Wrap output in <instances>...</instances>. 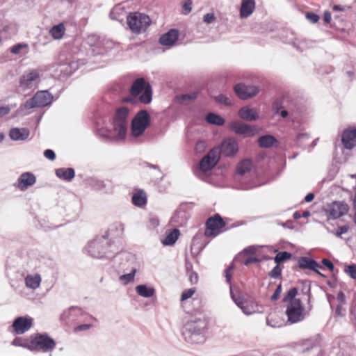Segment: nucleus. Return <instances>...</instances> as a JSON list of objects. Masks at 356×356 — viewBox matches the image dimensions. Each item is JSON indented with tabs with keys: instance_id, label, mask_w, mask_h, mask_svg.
<instances>
[{
	"instance_id": "obj_52",
	"label": "nucleus",
	"mask_w": 356,
	"mask_h": 356,
	"mask_svg": "<svg viewBox=\"0 0 356 356\" xmlns=\"http://www.w3.org/2000/svg\"><path fill=\"white\" fill-rule=\"evenodd\" d=\"M281 292H282V286L280 284L277 286V288L276 289V290L274 292V293L272 295L271 300H273V301L276 300L278 298V297L280 296Z\"/></svg>"
},
{
	"instance_id": "obj_35",
	"label": "nucleus",
	"mask_w": 356,
	"mask_h": 356,
	"mask_svg": "<svg viewBox=\"0 0 356 356\" xmlns=\"http://www.w3.org/2000/svg\"><path fill=\"white\" fill-rule=\"evenodd\" d=\"M206 120L210 124L218 126L222 125L225 123V120L221 116L213 113H210L207 115Z\"/></svg>"
},
{
	"instance_id": "obj_25",
	"label": "nucleus",
	"mask_w": 356,
	"mask_h": 356,
	"mask_svg": "<svg viewBox=\"0 0 356 356\" xmlns=\"http://www.w3.org/2000/svg\"><path fill=\"white\" fill-rule=\"evenodd\" d=\"M24 281L25 285L27 288L35 290L39 288L42 278L40 274L32 273L27 275L24 279Z\"/></svg>"
},
{
	"instance_id": "obj_57",
	"label": "nucleus",
	"mask_w": 356,
	"mask_h": 356,
	"mask_svg": "<svg viewBox=\"0 0 356 356\" xmlns=\"http://www.w3.org/2000/svg\"><path fill=\"white\" fill-rule=\"evenodd\" d=\"M10 112V108L7 106L0 107V117L7 115Z\"/></svg>"
},
{
	"instance_id": "obj_42",
	"label": "nucleus",
	"mask_w": 356,
	"mask_h": 356,
	"mask_svg": "<svg viewBox=\"0 0 356 356\" xmlns=\"http://www.w3.org/2000/svg\"><path fill=\"white\" fill-rule=\"evenodd\" d=\"M195 293V289L194 288L184 290L182 292V294L181 296V300L184 301V300H188V298H191Z\"/></svg>"
},
{
	"instance_id": "obj_4",
	"label": "nucleus",
	"mask_w": 356,
	"mask_h": 356,
	"mask_svg": "<svg viewBox=\"0 0 356 356\" xmlns=\"http://www.w3.org/2000/svg\"><path fill=\"white\" fill-rule=\"evenodd\" d=\"M220 159V150L218 147H215L204 156L200 163V168L196 172V175L200 179L205 181L212 183V178L207 177L211 170L217 164Z\"/></svg>"
},
{
	"instance_id": "obj_10",
	"label": "nucleus",
	"mask_w": 356,
	"mask_h": 356,
	"mask_svg": "<svg viewBox=\"0 0 356 356\" xmlns=\"http://www.w3.org/2000/svg\"><path fill=\"white\" fill-rule=\"evenodd\" d=\"M55 347V341L47 334H37L31 340V350L47 353Z\"/></svg>"
},
{
	"instance_id": "obj_7",
	"label": "nucleus",
	"mask_w": 356,
	"mask_h": 356,
	"mask_svg": "<svg viewBox=\"0 0 356 356\" xmlns=\"http://www.w3.org/2000/svg\"><path fill=\"white\" fill-rule=\"evenodd\" d=\"M133 97H139L143 104H149L152 101V89L148 83L143 78H138L133 83L130 90Z\"/></svg>"
},
{
	"instance_id": "obj_19",
	"label": "nucleus",
	"mask_w": 356,
	"mask_h": 356,
	"mask_svg": "<svg viewBox=\"0 0 356 356\" xmlns=\"http://www.w3.org/2000/svg\"><path fill=\"white\" fill-rule=\"evenodd\" d=\"M36 181L35 175L31 172L22 173L17 179L15 186L22 191H26Z\"/></svg>"
},
{
	"instance_id": "obj_31",
	"label": "nucleus",
	"mask_w": 356,
	"mask_h": 356,
	"mask_svg": "<svg viewBox=\"0 0 356 356\" xmlns=\"http://www.w3.org/2000/svg\"><path fill=\"white\" fill-rule=\"evenodd\" d=\"M299 264L300 268L311 269L316 272H318V268L320 267L318 263L314 260L307 257L301 258Z\"/></svg>"
},
{
	"instance_id": "obj_17",
	"label": "nucleus",
	"mask_w": 356,
	"mask_h": 356,
	"mask_svg": "<svg viewBox=\"0 0 356 356\" xmlns=\"http://www.w3.org/2000/svg\"><path fill=\"white\" fill-rule=\"evenodd\" d=\"M229 128L236 134L247 137L252 136L254 134V129L251 126L238 120L230 122Z\"/></svg>"
},
{
	"instance_id": "obj_34",
	"label": "nucleus",
	"mask_w": 356,
	"mask_h": 356,
	"mask_svg": "<svg viewBox=\"0 0 356 356\" xmlns=\"http://www.w3.org/2000/svg\"><path fill=\"white\" fill-rule=\"evenodd\" d=\"M179 236V231L177 229H175L167 234L165 238L162 240V243L164 245H172L178 239Z\"/></svg>"
},
{
	"instance_id": "obj_38",
	"label": "nucleus",
	"mask_w": 356,
	"mask_h": 356,
	"mask_svg": "<svg viewBox=\"0 0 356 356\" xmlns=\"http://www.w3.org/2000/svg\"><path fill=\"white\" fill-rule=\"evenodd\" d=\"M298 293V291L296 288H292L289 289L287 293L284 295V297L283 298V301L287 304L292 300H298V298H296V296Z\"/></svg>"
},
{
	"instance_id": "obj_8",
	"label": "nucleus",
	"mask_w": 356,
	"mask_h": 356,
	"mask_svg": "<svg viewBox=\"0 0 356 356\" xmlns=\"http://www.w3.org/2000/svg\"><path fill=\"white\" fill-rule=\"evenodd\" d=\"M127 22L129 29L135 33L145 31L151 23L149 16L140 13H131L127 16Z\"/></svg>"
},
{
	"instance_id": "obj_59",
	"label": "nucleus",
	"mask_w": 356,
	"mask_h": 356,
	"mask_svg": "<svg viewBox=\"0 0 356 356\" xmlns=\"http://www.w3.org/2000/svg\"><path fill=\"white\" fill-rule=\"evenodd\" d=\"M190 280L192 283H197V274L195 273H192L190 275Z\"/></svg>"
},
{
	"instance_id": "obj_44",
	"label": "nucleus",
	"mask_w": 356,
	"mask_h": 356,
	"mask_svg": "<svg viewBox=\"0 0 356 356\" xmlns=\"http://www.w3.org/2000/svg\"><path fill=\"white\" fill-rule=\"evenodd\" d=\"M78 311V309L76 307H72L68 309L67 310L65 311L63 314L61 315V319L63 321H67L70 319V316L72 314V313Z\"/></svg>"
},
{
	"instance_id": "obj_56",
	"label": "nucleus",
	"mask_w": 356,
	"mask_h": 356,
	"mask_svg": "<svg viewBox=\"0 0 356 356\" xmlns=\"http://www.w3.org/2000/svg\"><path fill=\"white\" fill-rule=\"evenodd\" d=\"M90 327H91V325L90 324H83V325L77 326L75 328V330L76 331L86 330L89 329Z\"/></svg>"
},
{
	"instance_id": "obj_14",
	"label": "nucleus",
	"mask_w": 356,
	"mask_h": 356,
	"mask_svg": "<svg viewBox=\"0 0 356 356\" xmlns=\"http://www.w3.org/2000/svg\"><path fill=\"white\" fill-rule=\"evenodd\" d=\"M348 209L349 207L346 202L335 201L327 205L325 213L330 218L334 220L346 215Z\"/></svg>"
},
{
	"instance_id": "obj_58",
	"label": "nucleus",
	"mask_w": 356,
	"mask_h": 356,
	"mask_svg": "<svg viewBox=\"0 0 356 356\" xmlns=\"http://www.w3.org/2000/svg\"><path fill=\"white\" fill-rule=\"evenodd\" d=\"M232 268H229L225 270V278L227 282L229 283L232 278V273H231Z\"/></svg>"
},
{
	"instance_id": "obj_26",
	"label": "nucleus",
	"mask_w": 356,
	"mask_h": 356,
	"mask_svg": "<svg viewBox=\"0 0 356 356\" xmlns=\"http://www.w3.org/2000/svg\"><path fill=\"white\" fill-rule=\"evenodd\" d=\"M135 290L143 298H152L155 294L154 288L147 284H139L136 286Z\"/></svg>"
},
{
	"instance_id": "obj_62",
	"label": "nucleus",
	"mask_w": 356,
	"mask_h": 356,
	"mask_svg": "<svg viewBox=\"0 0 356 356\" xmlns=\"http://www.w3.org/2000/svg\"><path fill=\"white\" fill-rule=\"evenodd\" d=\"M204 147H205V143L204 142H199L197 143L195 148L197 150H199V149H204Z\"/></svg>"
},
{
	"instance_id": "obj_22",
	"label": "nucleus",
	"mask_w": 356,
	"mask_h": 356,
	"mask_svg": "<svg viewBox=\"0 0 356 356\" xmlns=\"http://www.w3.org/2000/svg\"><path fill=\"white\" fill-rule=\"evenodd\" d=\"M179 38V33L177 30L171 29L160 38V43L163 46L171 47L175 44Z\"/></svg>"
},
{
	"instance_id": "obj_33",
	"label": "nucleus",
	"mask_w": 356,
	"mask_h": 356,
	"mask_svg": "<svg viewBox=\"0 0 356 356\" xmlns=\"http://www.w3.org/2000/svg\"><path fill=\"white\" fill-rule=\"evenodd\" d=\"M29 51V46L27 43L21 42L11 47L10 52L15 55H24Z\"/></svg>"
},
{
	"instance_id": "obj_55",
	"label": "nucleus",
	"mask_w": 356,
	"mask_h": 356,
	"mask_svg": "<svg viewBox=\"0 0 356 356\" xmlns=\"http://www.w3.org/2000/svg\"><path fill=\"white\" fill-rule=\"evenodd\" d=\"M323 20L325 23H330L331 20V13L329 11H325L323 14Z\"/></svg>"
},
{
	"instance_id": "obj_13",
	"label": "nucleus",
	"mask_w": 356,
	"mask_h": 356,
	"mask_svg": "<svg viewBox=\"0 0 356 356\" xmlns=\"http://www.w3.org/2000/svg\"><path fill=\"white\" fill-rule=\"evenodd\" d=\"M53 97L47 90L38 92L31 99L24 104V108L30 109L36 107H43L50 104Z\"/></svg>"
},
{
	"instance_id": "obj_36",
	"label": "nucleus",
	"mask_w": 356,
	"mask_h": 356,
	"mask_svg": "<svg viewBox=\"0 0 356 356\" xmlns=\"http://www.w3.org/2000/svg\"><path fill=\"white\" fill-rule=\"evenodd\" d=\"M12 344L15 346L26 348L31 350V340L23 337H17L12 341Z\"/></svg>"
},
{
	"instance_id": "obj_40",
	"label": "nucleus",
	"mask_w": 356,
	"mask_h": 356,
	"mask_svg": "<svg viewBox=\"0 0 356 356\" xmlns=\"http://www.w3.org/2000/svg\"><path fill=\"white\" fill-rule=\"evenodd\" d=\"M181 13L184 15L189 14L192 10V1L186 0L181 5Z\"/></svg>"
},
{
	"instance_id": "obj_63",
	"label": "nucleus",
	"mask_w": 356,
	"mask_h": 356,
	"mask_svg": "<svg viewBox=\"0 0 356 356\" xmlns=\"http://www.w3.org/2000/svg\"><path fill=\"white\" fill-rule=\"evenodd\" d=\"M333 10L335 11H343V10H344V8L343 7H341V6L334 5L333 6Z\"/></svg>"
},
{
	"instance_id": "obj_46",
	"label": "nucleus",
	"mask_w": 356,
	"mask_h": 356,
	"mask_svg": "<svg viewBox=\"0 0 356 356\" xmlns=\"http://www.w3.org/2000/svg\"><path fill=\"white\" fill-rule=\"evenodd\" d=\"M216 101L225 105H231V99L224 95H220L216 97Z\"/></svg>"
},
{
	"instance_id": "obj_28",
	"label": "nucleus",
	"mask_w": 356,
	"mask_h": 356,
	"mask_svg": "<svg viewBox=\"0 0 356 356\" xmlns=\"http://www.w3.org/2000/svg\"><path fill=\"white\" fill-rule=\"evenodd\" d=\"M65 31L66 29L64 24L60 23L51 28L49 30V34L54 40H60L65 35Z\"/></svg>"
},
{
	"instance_id": "obj_21",
	"label": "nucleus",
	"mask_w": 356,
	"mask_h": 356,
	"mask_svg": "<svg viewBox=\"0 0 356 356\" xmlns=\"http://www.w3.org/2000/svg\"><path fill=\"white\" fill-rule=\"evenodd\" d=\"M30 135V131L27 128H12L9 131L10 138L15 141L25 140Z\"/></svg>"
},
{
	"instance_id": "obj_29",
	"label": "nucleus",
	"mask_w": 356,
	"mask_h": 356,
	"mask_svg": "<svg viewBox=\"0 0 356 356\" xmlns=\"http://www.w3.org/2000/svg\"><path fill=\"white\" fill-rule=\"evenodd\" d=\"M258 143L260 147L268 148L277 144V140L272 135H265L259 138Z\"/></svg>"
},
{
	"instance_id": "obj_3",
	"label": "nucleus",
	"mask_w": 356,
	"mask_h": 356,
	"mask_svg": "<svg viewBox=\"0 0 356 356\" xmlns=\"http://www.w3.org/2000/svg\"><path fill=\"white\" fill-rule=\"evenodd\" d=\"M207 323L202 319L188 321L182 330V335L186 341L191 343H202L205 339L204 332Z\"/></svg>"
},
{
	"instance_id": "obj_64",
	"label": "nucleus",
	"mask_w": 356,
	"mask_h": 356,
	"mask_svg": "<svg viewBox=\"0 0 356 356\" xmlns=\"http://www.w3.org/2000/svg\"><path fill=\"white\" fill-rule=\"evenodd\" d=\"M311 215V213L309 211H305L301 215V216L302 218H307L309 216H310Z\"/></svg>"
},
{
	"instance_id": "obj_18",
	"label": "nucleus",
	"mask_w": 356,
	"mask_h": 356,
	"mask_svg": "<svg viewBox=\"0 0 356 356\" xmlns=\"http://www.w3.org/2000/svg\"><path fill=\"white\" fill-rule=\"evenodd\" d=\"M236 95L242 99H246L257 95L259 89L254 86H247L243 84H237L234 88Z\"/></svg>"
},
{
	"instance_id": "obj_11",
	"label": "nucleus",
	"mask_w": 356,
	"mask_h": 356,
	"mask_svg": "<svg viewBox=\"0 0 356 356\" xmlns=\"http://www.w3.org/2000/svg\"><path fill=\"white\" fill-rule=\"evenodd\" d=\"M231 297L236 305L242 310L245 315H252L263 312V307L252 299L244 300L241 297H235L231 291Z\"/></svg>"
},
{
	"instance_id": "obj_41",
	"label": "nucleus",
	"mask_w": 356,
	"mask_h": 356,
	"mask_svg": "<svg viewBox=\"0 0 356 356\" xmlns=\"http://www.w3.org/2000/svg\"><path fill=\"white\" fill-rule=\"evenodd\" d=\"M344 271L351 278L356 280V265H350L345 267Z\"/></svg>"
},
{
	"instance_id": "obj_16",
	"label": "nucleus",
	"mask_w": 356,
	"mask_h": 356,
	"mask_svg": "<svg viewBox=\"0 0 356 356\" xmlns=\"http://www.w3.org/2000/svg\"><path fill=\"white\" fill-rule=\"evenodd\" d=\"M219 147L220 154L225 156H234L238 150V143L234 138H227L225 139Z\"/></svg>"
},
{
	"instance_id": "obj_27",
	"label": "nucleus",
	"mask_w": 356,
	"mask_h": 356,
	"mask_svg": "<svg viewBox=\"0 0 356 356\" xmlns=\"http://www.w3.org/2000/svg\"><path fill=\"white\" fill-rule=\"evenodd\" d=\"M56 175L58 178L65 181H70L74 177L75 172L74 169L71 168H63L56 170Z\"/></svg>"
},
{
	"instance_id": "obj_12",
	"label": "nucleus",
	"mask_w": 356,
	"mask_h": 356,
	"mask_svg": "<svg viewBox=\"0 0 356 356\" xmlns=\"http://www.w3.org/2000/svg\"><path fill=\"white\" fill-rule=\"evenodd\" d=\"M225 226V223L219 215L210 217L206 222L204 235L207 237L215 238L222 232Z\"/></svg>"
},
{
	"instance_id": "obj_43",
	"label": "nucleus",
	"mask_w": 356,
	"mask_h": 356,
	"mask_svg": "<svg viewBox=\"0 0 356 356\" xmlns=\"http://www.w3.org/2000/svg\"><path fill=\"white\" fill-rule=\"evenodd\" d=\"M275 320L273 316L268 317L266 319V324L272 327H280L284 324L282 321L275 322Z\"/></svg>"
},
{
	"instance_id": "obj_30",
	"label": "nucleus",
	"mask_w": 356,
	"mask_h": 356,
	"mask_svg": "<svg viewBox=\"0 0 356 356\" xmlns=\"http://www.w3.org/2000/svg\"><path fill=\"white\" fill-rule=\"evenodd\" d=\"M132 202L137 207H143L147 203V196L143 191H138L132 196Z\"/></svg>"
},
{
	"instance_id": "obj_23",
	"label": "nucleus",
	"mask_w": 356,
	"mask_h": 356,
	"mask_svg": "<svg viewBox=\"0 0 356 356\" xmlns=\"http://www.w3.org/2000/svg\"><path fill=\"white\" fill-rule=\"evenodd\" d=\"M238 115L241 119L247 121H254L259 118L257 110L248 106L241 108L238 111Z\"/></svg>"
},
{
	"instance_id": "obj_5",
	"label": "nucleus",
	"mask_w": 356,
	"mask_h": 356,
	"mask_svg": "<svg viewBox=\"0 0 356 356\" xmlns=\"http://www.w3.org/2000/svg\"><path fill=\"white\" fill-rule=\"evenodd\" d=\"M286 315L288 321L292 324L302 321L308 315L300 300H294L286 305Z\"/></svg>"
},
{
	"instance_id": "obj_32",
	"label": "nucleus",
	"mask_w": 356,
	"mask_h": 356,
	"mask_svg": "<svg viewBox=\"0 0 356 356\" xmlns=\"http://www.w3.org/2000/svg\"><path fill=\"white\" fill-rule=\"evenodd\" d=\"M252 168V161L249 159L242 161L237 167V174L238 175H245L249 173Z\"/></svg>"
},
{
	"instance_id": "obj_50",
	"label": "nucleus",
	"mask_w": 356,
	"mask_h": 356,
	"mask_svg": "<svg viewBox=\"0 0 356 356\" xmlns=\"http://www.w3.org/2000/svg\"><path fill=\"white\" fill-rule=\"evenodd\" d=\"M216 17L213 13H207L204 16V22L210 24L214 22Z\"/></svg>"
},
{
	"instance_id": "obj_51",
	"label": "nucleus",
	"mask_w": 356,
	"mask_h": 356,
	"mask_svg": "<svg viewBox=\"0 0 356 356\" xmlns=\"http://www.w3.org/2000/svg\"><path fill=\"white\" fill-rule=\"evenodd\" d=\"M257 248L254 246H250L244 250V253L246 254L254 255L256 254Z\"/></svg>"
},
{
	"instance_id": "obj_49",
	"label": "nucleus",
	"mask_w": 356,
	"mask_h": 356,
	"mask_svg": "<svg viewBox=\"0 0 356 356\" xmlns=\"http://www.w3.org/2000/svg\"><path fill=\"white\" fill-rule=\"evenodd\" d=\"M44 156L50 161H54L56 158L54 152L51 149H47L44 152Z\"/></svg>"
},
{
	"instance_id": "obj_24",
	"label": "nucleus",
	"mask_w": 356,
	"mask_h": 356,
	"mask_svg": "<svg viewBox=\"0 0 356 356\" xmlns=\"http://www.w3.org/2000/svg\"><path fill=\"white\" fill-rule=\"evenodd\" d=\"M255 8L254 0H242L240 9V17L247 18L253 13Z\"/></svg>"
},
{
	"instance_id": "obj_39",
	"label": "nucleus",
	"mask_w": 356,
	"mask_h": 356,
	"mask_svg": "<svg viewBox=\"0 0 356 356\" xmlns=\"http://www.w3.org/2000/svg\"><path fill=\"white\" fill-rule=\"evenodd\" d=\"M291 254L287 252H281L277 254L275 257L274 258V260L277 264H279L280 263L288 260L291 258Z\"/></svg>"
},
{
	"instance_id": "obj_20",
	"label": "nucleus",
	"mask_w": 356,
	"mask_h": 356,
	"mask_svg": "<svg viewBox=\"0 0 356 356\" xmlns=\"http://www.w3.org/2000/svg\"><path fill=\"white\" fill-rule=\"evenodd\" d=\"M341 140L346 149H353L356 145V128L344 130Z\"/></svg>"
},
{
	"instance_id": "obj_53",
	"label": "nucleus",
	"mask_w": 356,
	"mask_h": 356,
	"mask_svg": "<svg viewBox=\"0 0 356 356\" xmlns=\"http://www.w3.org/2000/svg\"><path fill=\"white\" fill-rule=\"evenodd\" d=\"M348 227L347 226L340 227L336 232V235L340 237L342 234L348 232Z\"/></svg>"
},
{
	"instance_id": "obj_6",
	"label": "nucleus",
	"mask_w": 356,
	"mask_h": 356,
	"mask_svg": "<svg viewBox=\"0 0 356 356\" xmlns=\"http://www.w3.org/2000/svg\"><path fill=\"white\" fill-rule=\"evenodd\" d=\"M42 70L31 69L26 71L20 77L19 88L22 91L35 89L41 81Z\"/></svg>"
},
{
	"instance_id": "obj_1",
	"label": "nucleus",
	"mask_w": 356,
	"mask_h": 356,
	"mask_svg": "<svg viewBox=\"0 0 356 356\" xmlns=\"http://www.w3.org/2000/svg\"><path fill=\"white\" fill-rule=\"evenodd\" d=\"M129 110L127 107H120L117 109L113 122L112 129L107 127L97 128L100 136L104 138L122 140L126 136L129 123Z\"/></svg>"
},
{
	"instance_id": "obj_2",
	"label": "nucleus",
	"mask_w": 356,
	"mask_h": 356,
	"mask_svg": "<svg viewBox=\"0 0 356 356\" xmlns=\"http://www.w3.org/2000/svg\"><path fill=\"white\" fill-rule=\"evenodd\" d=\"M89 254L95 258L111 257L119 251L115 245L109 244L106 236H102L90 241L86 247Z\"/></svg>"
},
{
	"instance_id": "obj_15",
	"label": "nucleus",
	"mask_w": 356,
	"mask_h": 356,
	"mask_svg": "<svg viewBox=\"0 0 356 356\" xmlns=\"http://www.w3.org/2000/svg\"><path fill=\"white\" fill-rule=\"evenodd\" d=\"M33 325V318L29 316L17 318L13 323V332L17 334H22L28 331Z\"/></svg>"
},
{
	"instance_id": "obj_45",
	"label": "nucleus",
	"mask_w": 356,
	"mask_h": 356,
	"mask_svg": "<svg viewBox=\"0 0 356 356\" xmlns=\"http://www.w3.org/2000/svg\"><path fill=\"white\" fill-rule=\"evenodd\" d=\"M197 97V93L193 92L191 94L182 95L179 97L180 102L184 103L188 100L195 99Z\"/></svg>"
},
{
	"instance_id": "obj_37",
	"label": "nucleus",
	"mask_w": 356,
	"mask_h": 356,
	"mask_svg": "<svg viewBox=\"0 0 356 356\" xmlns=\"http://www.w3.org/2000/svg\"><path fill=\"white\" fill-rule=\"evenodd\" d=\"M136 273V270L132 269L129 273L121 275L119 279L124 284H127L134 282Z\"/></svg>"
},
{
	"instance_id": "obj_60",
	"label": "nucleus",
	"mask_w": 356,
	"mask_h": 356,
	"mask_svg": "<svg viewBox=\"0 0 356 356\" xmlns=\"http://www.w3.org/2000/svg\"><path fill=\"white\" fill-rule=\"evenodd\" d=\"M257 261H258V259H256L255 257H250V258L247 259L245 261H244L243 264L247 266L251 263L256 262Z\"/></svg>"
},
{
	"instance_id": "obj_54",
	"label": "nucleus",
	"mask_w": 356,
	"mask_h": 356,
	"mask_svg": "<svg viewBox=\"0 0 356 356\" xmlns=\"http://www.w3.org/2000/svg\"><path fill=\"white\" fill-rule=\"evenodd\" d=\"M322 263L323 264L326 266L330 270L332 271L333 269H334V266L332 264V263L328 260V259H324L322 260Z\"/></svg>"
},
{
	"instance_id": "obj_9",
	"label": "nucleus",
	"mask_w": 356,
	"mask_h": 356,
	"mask_svg": "<svg viewBox=\"0 0 356 356\" xmlns=\"http://www.w3.org/2000/svg\"><path fill=\"white\" fill-rule=\"evenodd\" d=\"M150 124V116L146 111L138 112L131 122V136L134 138L141 136Z\"/></svg>"
},
{
	"instance_id": "obj_48",
	"label": "nucleus",
	"mask_w": 356,
	"mask_h": 356,
	"mask_svg": "<svg viewBox=\"0 0 356 356\" xmlns=\"http://www.w3.org/2000/svg\"><path fill=\"white\" fill-rule=\"evenodd\" d=\"M281 275V269L278 264L270 272L269 275L273 278H277Z\"/></svg>"
},
{
	"instance_id": "obj_61",
	"label": "nucleus",
	"mask_w": 356,
	"mask_h": 356,
	"mask_svg": "<svg viewBox=\"0 0 356 356\" xmlns=\"http://www.w3.org/2000/svg\"><path fill=\"white\" fill-rule=\"evenodd\" d=\"M314 198V195L313 193H308L305 197V200L306 202H312Z\"/></svg>"
},
{
	"instance_id": "obj_47",
	"label": "nucleus",
	"mask_w": 356,
	"mask_h": 356,
	"mask_svg": "<svg viewBox=\"0 0 356 356\" xmlns=\"http://www.w3.org/2000/svg\"><path fill=\"white\" fill-rule=\"evenodd\" d=\"M305 16L306 18L313 24L316 23L319 19L318 15L314 13H307Z\"/></svg>"
}]
</instances>
